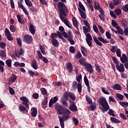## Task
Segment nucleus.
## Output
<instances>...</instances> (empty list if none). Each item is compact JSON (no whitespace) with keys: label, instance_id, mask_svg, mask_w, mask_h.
Returning <instances> with one entry per match:
<instances>
[{"label":"nucleus","instance_id":"4","mask_svg":"<svg viewBox=\"0 0 128 128\" xmlns=\"http://www.w3.org/2000/svg\"><path fill=\"white\" fill-rule=\"evenodd\" d=\"M85 36H86V40L88 46H90V48H92V35L88 34H85Z\"/></svg>","mask_w":128,"mask_h":128},{"label":"nucleus","instance_id":"16","mask_svg":"<svg viewBox=\"0 0 128 128\" xmlns=\"http://www.w3.org/2000/svg\"><path fill=\"white\" fill-rule=\"evenodd\" d=\"M78 6L79 8H78V10L80 12H86V8H84V6L82 4V2H78Z\"/></svg>","mask_w":128,"mask_h":128},{"label":"nucleus","instance_id":"35","mask_svg":"<svg viewBox=\"0 0 128 128\" xmlns=\"http://www.w3.org/2000/svg\"><path fill=\"white\" fill-rule=\"evenodd\" d=\"M25 4L28 6H32V3L30 0H24Z\"/></svg>","mask_w":128,"mask_h":128},{"label":"nucleus","instance_id":"29","mask_svg":"<svg viewBox=\"0 0 128 128\" xmlns=\"http://www.w3.org/2000/svg\"><path fill=\"white\" fill-rule=\"evenodd\" d=\"M69 98L73 101L76 100V96L72 92H69Z\"/></svg>","mask_w":128,"mask_h":128},{"label":"nucleus","instance_id":"54","mask_svg":"<svg viewBox=\"0 0 128 128\" xmlns=\"http://www.w3.org/2000/svg\"><path fill=\"white\" fill-rule=\"evenodd\" d=\"M18 7L19 8H20L21 10H22L23 8H24V6L22 4L21 2H18Z\"/></svg>","mask_w":128,"mask_h":128},{"label":"nucleus","instance_id":"25","mask_svg":"<svg viewBox=\"0 0 128 128\" xmlns=\"http://www.w3.org/2000/svg\"><path fill=\"white\" fill-rule=\"evenodd\" d=\"M16 76L12 74L10 79V82H11V84H12L16 82Z\"/></svg>","mask_w":128,"mask_h":128},{"label":"nucleus","instance_id":"34","mask_svg":"<svg viewBox=\"0 0 128 128\" xmlns=\"http://www.w3.org/2000/svg\"><path fill=\"white\" fill-rule=\"evenodd\" d=\"M84 82L86 86H90V82H88V77H86V76H84Z\"/></svg>","mask_w":128,"mask_h":128},{"label":"nucleus","instance_id":"13","mask_svg":"<svg viewBox=\"0 0 128 128\" xmlns=\"http://www.w3.org/2000/svg\"><path fill=\"white\" fill-rule=\"evenodd\" d=\"M120 60L122 64H125L126 62H128V56L126 55V54H122V57L120 58Z\"/></svg>","mask_w":128,"mask_h":128},{"label":"nucleus","instance_id":"43","mask_svg":"<svg viewBox=\"0 0 128 128\" xmlns=\"http://www.w3.org/2000/svg\"><path fill=\"white\" fill-rule=\"evenodd\" d=\"M69 50L71 54H74L76 52V48L74 46H70L69 48Z\"/></svg>","mask_w":128,"mask_h":128},{"label":"nucleus","instance_id":"26","mask_svg":"<svg viewBox=\"0 0 128 128\" xmlns=\"http://www.w3.org/2000/svg\"><path fill=\"white\" fill-rule=\"evenodd\" d=\"M82 28H83V32L85 35L88 34V32H90V29H88V28L86 26H83Z\"/></svg>","mask_w":128,"mask_h":128},{"label":"nucleus","instance_id":"17","mask_svg":"<svg viewBox=\"0 0 128 128\" xmlns=\"http://www.w3.org/2000/svg\"><path fill=\"white\" fill-rule=\"evenodd\" d=\"M100 14L98 16L102 20H104V12L102 10V9H100L99 10Z\"/></svg>","mask_w":128,"mask_h":128},{"label":"nucleus","instance_id":"52","mask_svg":"<svg viewBox=\"0 0 128 128\" xmlns=\"http://www.w3.org/2000/svg\"><path fill=\"white\" fill-rule=\"evenodd\" d=\"M37 54L40 58V60H42V54L40 50L37 51Z\"/></svg>","mask_w":128,"mask_h":128},{"label":"nucleus","instance_id":"55","mask_svg":"<svg viewBox=\"0 0 128 128\" xmlns=\"http://www.w3.org/2000/svg\"><path fill=\"white\" fill-rule=\"evenodd\" d=\"M108 114H110L112 116H116V114H114V110L110 109L108 112Z\"/></svg>","mask_w":128,"mask_h":128},{"label":"nucleus","instance_id":"50","mask_svg":"<svg viewBox=\"0 0 128 128\" xmlns=\"http://www.w3.org/2000/svg\"><path fill=\"white\" fill-rule=\"evenodd\" d=\"M112 26H114V28H116V26H118V22H116V20H112Z\"/></svg>","mask_w":128,"mask_h":128},{"label":"nucleus","instance_id":"1","mask_svg":"<svg viewBox=\"0 0 128 128\" xmlns=\"http://www.w3.org/2000/svg\"><path fill=\"white\" fill-rule=\"evenodd\" d=\"M72 112L68 108L64 109V114L62 116H59L58 118H59L60 126L62 128H64V121L68 120L70 118V114Z\"/></svg>","mask_w":128,"mask_h":128},{"label":"nucleus","instance_id":"51","mask_svg":"<svg viewBox=\"0 0 128 128\" xmlns=\"http://www.w3.org/2000/svg\"><path fill=\"white\" fill-rule=\"evenodd\" d=\"M8 90H9L10 94H12V96H14V89L11 87H10L8 88Z\"/></svg>","mask_w":128,"mask_h":128},{"label":"nucleus","instance_id":"20","mask_svg":"<svg viewBox=\"0 0 128 128\" xmlns=\"http://www.w3.org/2000/svg\"><path fill=\"white\" fill-rule=\"evenodd\" d=\"M68 98H70V92H65L63 96L62 100H65L66 102L68 101Z\"/></svg>","mask_w":128,"mask_h":128},{"label":"nucleus","instance_id":"11","mask_svg":"<svg viewBox=\"0 0 128 128\" xmlns=\"http://www.w3.org/2000/svg\"><path fill=\"white\" fill-rule=\"evenodd\" d=\"M116 68L120 72H124V66L122 64H120V65L118 64L116 65Z\"/></svg>","mask_w":128,"mask_h":128},{"label":"nucleus","instance_id":"27","mask_svg":"<svg viewBox=\"0 0 128 128\" xmlns=\"http://www.w3.org/2000/svg\"><path fill=\"white\" fill-rule=\"evenodd\" d=\"M72 20L73 25L74 26L76 27L78 24V20H76V17H73Z\"/></svg>","mask_w":128,"mask_h":128},{"label":"nucleus","instance_id":"45","mask_svg":"<svg viewBox=\"0 0 128 128\" xmlns=\"http://www.w3.org/2000/svg\"><path fill=\"white\" fill-rule=\"evenodd\" d=\"M80 14L81 17L82 18H84V20H86V14L84 13V12H80Z\"/></svg>","mask_w":128,"mask_h":128},{"label":"nucleus","instance_id":"53","mask_svg":"<svg viewBox=\"0 0 128 128\" xmlns=\"http://www.w3.org/2000/svg\"><path fill=\"white\" fill-rule=\"evenodd\" d=\"M16 27H14V25H11L10 26V30L12 32H16Z\"/></svg>","mask_w":128,"mask_h":128},{"label":"nucleus","instance_id":"57","mask_svg":"<svg viewBox=\"0 0 128 128\" xmlns=\"http://www.w3.org/2000/svg\"><path fill=\"white\" fill-rule=\"evenodd\" d=\"M93 30L94 32H96V34H98V27L94 24L93 25Z\"/></svg>","mask_w":128,"mask_h":128},{"label":"nucleus","instance_id":"56","mask_svg":"<svg viewBox=\"0 0 128 128\" xmlns=\"http://www.w3.org/2000/svg\"><path fill=\"white\" fill-rule=\"evenodd\" d=\"M109 100L110 102H116V99H114V97L112 96H110L109 97Z\"/></svg>","mask_w":128,"mask_h":128},{"label":"nucleus","instance_id":"3","mask_svg":"<svg viewBox=\"0 0 128 128\" xmlns=\"http://www.w3.org/2000/svg\"><path fill=\"white\" fill-rule=\"evenodd\" d=\"M98 102L100 103V104H101L105 112H108V110H110V106H108V103L105 98H100Z\"/></svg>","mask_w":128,"mask_h":128},{"label":"nucleus","instance_id":"64","mask_svg":"<svg viewBox=\"0 0 128 128\" xmlns=\"http://www.w3.org/2000/svg\"><path fill=\"white\" fill-rule=\"evenodd\" d=\"M62 34L63 36L65 38H68V33H66V32H63L62 33Z\"/></svg>","mask_w":128,"mask_h":128},{"label":"nucleus","instance_id":"49","mask_svg":"<svg viewBox=\"0 0 128 128\" xmlns=\"http://www.w3.org/2000/svg\"><path fill=\"white\" fill-rule=\"evenodd\" d=\"M118 46H112V48L111 49L112 52H116V50H118Z\"/></svg>","mask_w":128,"mask_h":128},{"label":"nucleus","instance_id":"41","mask_svg":"<svg viewBox=\"0 0 128 128\" xmlns=\"http://www.w3.org/2000/svg\"><path fill=\"white\" fill-rule=\"evenodd\" d=\"M114 12L117 16H120V14H122V10L120 8H116L114 10Z\"/></svg>","mask_w":128,"mask_h":128},{"label":"nucleus","instance_id":"32","mask_svg":"<svg viewBox=\"0 0 128 128\" xmlns=\"http://www.w3.org/2000/svg\"><path fill=\"white\" fill-rule=\"evenodd\" d=\"M6 64L8 66V68H12V60H7L6 61Z\"/></svg>","mask_w":128,"mask_h":128},{"label":"nucleus","instance_id":"6","mask_svg":"<svg viewBox=\"0 0 128 128\" xmlns=\"http://www.w3.org/2000/svg\"><path fill=\"white\" fill-rule=\"evenodd\" d=\"M68 102L71 103V105L69 107V110L71 112H78V107L76 106V102L72 101L70 100H68Z\"/></svg>","mask_w":128,"mask_h":128},{"label":"nucleus","instance_id":"58","mask_svg":"<svg viewBox=\"0 0 128 128\" xmlns=\"http://www.w3.org/2000/svg\"><path fill=\"white\" fill-rule=\"evenodd\" d=\"M0 56H2V58H6V52L4 50H2L0 52Z\"/></svg>","mask_w":128,"mask_h":128},{"label":"nucleus","instance_id":"40","mask_svg":"<svg viewBox=\"0 0 128 128\" xmlns=\"http://www.w3.org/2000/svg\"><path fill=\"white\" fill-rule=\"evenodd\" d=\"M122 10L124 12H128V4H126L122 6Z\"/></svg>","mask_w":128,"mask_h":128},{"label":"nucleus","instance_id":"60","mask_svg":"<svg viewBox=\"0 0 128 128\" xmlns=\"http://www.w3.org/2000/svg\"><path fill=\"white\" fill-rule=\"evenodd\" d=\"M106 36L108 40H110L112 36H110V32H106Z\"/></svg>","mask_w":128,"mask_h":128},{"label":"nucleus","instance_id":"36","mask_svg":"<svg viewBox=\"0 0 128 128\" xmlns=\"http://www.w3.org/2000/svg\"><path fill=\"white\" fill-rule=\"evenodd\" d=\"M83 22L84 26H86L88 28V30H90V23H88V20H84Z\"/></svg>","mask_w":128,"mask_h":128},{"label":"nucleus","instance_id":"46","mask_svg":"<svg viewBox=\"0 0 128 128\" xmlns=\"http://www.w3.org/2000/svg\"><path fill=\"white\" fill-rule=\"evenodd\" d=\"M116 54L118 56V58H120V56H122V53L120 52V49L118 48L116 50Z\"/></svg>","mask_w":128,"mask_h":128},{"label":"nucleus","instance_id":"5","mask_svg":"<svg viewBox=\"0 0 128 128\" xmlns=\"http://www.w3.org/2000/svg\"><path fill=\"white\" fill-rule=\"evenodd\" d=\"M100 42H103V44H108L109 42L108 40H106L102 38V37H98V40L95 42L98 46H102V43Z\"/></svg>","mask_w":128,"mask_h":128},{"label":"nucleus","instance_id":"18","mask_svg":"<svg viewBox=\"0 0 128 128\" xmlns=\"http://www.w3.org/2000/svg\"><path fill=\"white\" fill-rule=\"evenodd\" d=\"M112 88L114 90H122V86L120 84H116L112 86Z\"/></svg>","mask_w":128,"mask_h":128},{"label":"nucleus","instance_id":"42","mask_svg":"<svg viewBox=\"0 0 128 128\" xmlns=\"http://www.w3.org/2000/svg\"><path fill=\"white\" fill-rule=\"evenodd\" d=\"M86 102H88L90 104H92V98L88 96V95L86 96Z\"/></svg>","mask_w":128,"mask_h":128},{"label":"nucleus","instance_id":"33","mask_svg":"<svg viewBox=\"0 0 128 128\" xmlns=\"http://www.w3.org/2000/svg\"><path fill=\"white\" fill-rule=\"evenodd\" d=\"M17 18L20 24H24V20L22 19V17H20V16L19 14L17 16Z\"/></svg>","mask_w":128,"mask_h":128},{"label":"nucleus","instance_id":"37","mask_svg":"<svg viewBox=\"0 0 128 128\" xmlns=\"http://www.w3.org/2000/svg\"><path fill=\"white\" fill-rule=\"evenodd\" d=\"M120 104L122 106H123L124 108L126 106H128V102H119Z\"/></svg>","mask_w":128,"mask_h":128},{"label":"nucleus","instance_id":"39","mask_svg":"<svg viewBox=\"0 0 128 128\" xmlns=\"http://www.w3.org/2000/svg\"><path fill=\"white\" fill-rule=\"evenodd\" d=\"M116 96L120 100H124V96L123 95L120 94H118V93H117L116 94Z\"/></svg>","mask_w":128,"mask_h":128},{"label":"nucleus","instance_id":"15","mask_svg":"<svg viewBox=\"0 0 128 128\" xmlns=\"http://www.w3.org/2000/svg\"><path fill=\"white\" fill-rule=\"evenodd\" d=\"M28 26L30 32L32 34H36V29L34 28V25L30 23H29Z\"/></svg>","mask_w":128,"mask_h":128},{"label":"nucleus","instance_id":"12","mask_svg":"<svg viewBox=\"0 0 128 128\" xmlns=\"http://www.w3.org/2000/svg\"><path fill=\"white\" fill-rule=\"evenodd\" d=\"M58 100V98L56 96H54V98H51L49 102V108H52V104H56Z\"/></svg>","mask_w":128,"mask_h":128},{"label":"nucleus","instance_id":"21","mask_svg":"<svg viewBox=\"0 0 128 128\" xmlns=\"http://www.w3.org/2000/svg\"><path fill=\"white\" fill-rule=\"evenodd\" d=\"M52 44L56 48H58L59 45L58 41L56 39L52 40Z\"/></svg>","mask_w":128,"mask_h":128},{"label":"nucleus","instance_id":"38","mask_svg":"<svg viewBox=\"0 0 128 128\" xmlns=\"http://www.w3.org/2000/svg\"><path fill=\"white\" fill-rule=\"evenodd\" d=\"M77 88H78V92L80 94V92H82V84L80 83H78L77 84Z\"/></svg>","mask_w":128,"mask_h":128},{"label":"nucleus","instance_id":"28","mask_svg":"<svg viewBox=\"0 0 128 128\" xmlns=\"http://www.w3.org/2000/svg\"><path fill=\"white\" fill-rule=\"evenodd\" d=\"M94 8H95V10H102V8H100V4H98V2H94Z\"/></svg>","mask_w":128,"mask_h":128},{"label":"nucleus","instance_id":"59","mask_svg":"<svg viewBox=\"0 0 128 128\" xmlns=\"http://www.w3.org/2000/svg\"><path fill=\"white\" fill-rule=\"evenodd\" d=\"M98 28H99L101 34H104V28H102V26H98Z\"/></svg>","mask_w":128,"mask_h":128},{"label":"nucleus","instance_id":"31","mask_svg":"<svg viewBox=\"0 0 128 128\" xmlns=\"http://www.w3.org/2000/svg\"><path fill=\"white\" fill-rule=\"evenodd\" d=\"M110 120H112V122H116V124H118V122H120V121L118 119H117L114 117H111Z\"/></svg>","mask_w":128,"mask_h":128},{"label":"nucleus","instance_id":"22","mask_svg":"<svg viewBox=\"0 0 128 128\" xmlns=\"http://www.w3.org/2000/svg\"><path fill=\"white\" fill-rule=\"evenodd\" d=\"M24 54V50H22V48H20V50L19 51V52H16V56H17V58H20V56H23Z\"/></svg>","mask_w":128,"mask_h":128},{"label":"nucleus","instance_id":"63","mask_svg":"<svg viewBox=\"0 0 128 128\" xmlns=\"http://www.w3.org/2000/svg\"><path fill=\"white\" fill-rule=\"evenodd\" d=\"M110 15L111 16H112V18H116V14H114V12L112 11H110Z\"/></svg>","mask_w":128,"mask_h":128},{"label":"nucleus","instance_id":"14","mask_svg":"<svg viewBox=\"0 0 128 128\" xmlns=\"http://www.w3.org/2000/svg\"><path fill=\"white\" fill-rule=\"evenodd\" d=\"M30 114L32 118H36V114H38V109L34 107L32 108L30 110Z\"/></svg>","mask_w":128,"mask_h":128},{"label":"nucleus","instance_id":"24","mask_svg":"<svg viewBox=\"0 0 128 128\" xmlns=\"http://www.w3.org/2000/svg\"><path fill=\"white\" fill-rule=\"evenodd\" d=\"M32 66L33 68H34V70H38V63L36 62V60H32Z\"/></svg>","mask_w":128,"mask_h":128},{"label":"nucleus","instance_id":"44","mask_svg":"<svg viewBox=\"0 0 128 128\" xmlns=\"http://www.w3.org/2000/svg\"><path fill=\"white\" fill-rule=\"evenodd\" d=\"M121 2L120 0H113L114 6H118Z\"/></svg>","mask_w":128,"mask_h":128},{"label":"nucleus","instance_id":"8","mask_svg":"<svg viewBox=\"0 0 128 128\" xmlns=\"http://www.w3.org/2000/svg\"><path fill=\"white\" fill-rule=\"evenodd\" d=\"M23 42L26 44H32V36L30 35H26L24 38Z\"/></svg>","mask_w":128,"mask_h":128},{"label":"nucleus","instance_id":"30","mask_svg":"<svg viewBox=\"0 0 128 128\" xmlns=\"http://www.w3.org/2000/svg\"><path fill=\"white\" fill-rule=\"evenodd\" d=\"M116 29L117 30L118 34H124V30L122 29L119 26H116Z\"/></svg>","mask_w":128,"mask_h":128},{"label":"nucleus","instance_id":"62","mask_svg":"<svg viewBox=\"0 0 128 128\" xmlns=\"http://www.w3.org/2000/svg\"><path fill=\"white\" fill-rule=\"evenodd\" d=\"M5 34L6 36H8L10 35V30L8 28H6L5 30Z\"/></svg>","mask_w":128,"mask_h":128},{"label":"nucleus","instance_id":"61","mask_svg":"<svg viewBox=\"0 0 128 128\" xmlns=\"http://www.w3.org/2000/svg\"><path fill=\"white\" fill-rule=\"evenodd\" d=\"M16 40H17V44H18L19 46H22V40H20V38H18L16 39Z\"/></svg>","mask_w":128,"mask_h":128},{"label":"nucleus","instance_id":"10","mask_svg":"<svg viewBox=\"0 0 128 128\" xmlns=\"http://www.w3.org/2000/svg\"><path fill=\"white\" fill-rule=\"evenodd\" d=\"M84 66L85 67L86 70L88 72H90V74H92L94 72L92 66L90 64L87 63Z\"/></svg>","mask_w":128,"mask_h":128},{"label":"nucleus","instance_id":"47","mask_svg":"<svg viewBox=\"0 0 128 128\" xmlns=\"http://www.w3.org/2000/svg\"><path fill=\"white\" fill-rule=\"evenodd\" d=\"M72 122L75 124V126H78V120H77L76 118H72Z\"/></svg>","mask_w":128,"mask_h":128},{"label":"nucleus","instance_id":"2","mask_svg":"<svg viewBox=\"0 0 128 128\" xmlns=\"http://www.w3.org/2000/svg\"><path fill=\"white\" fill-rule=\"evenodd\" d=\"M58 8L60 12V16H68V8H66L64 3L62 2H58Z\"/></svg>","mask_w":128,"mask_h":128},{"label":"nucleus","instance_id":"7","mask_svg":"<svg viewBox=\"0 0 128 128\" xmlns=\"http://www.w3.org/2000/svg\"><path fill=\"white\" fill-rule=\"evenodd\" d=\"M20 100H22V102H23L22 104H24V106H25L26 108H30V105H28V102L30 101L28 100V98L26 96H22L20 98Z\"/></svg>","mask_w":128,"mask_h":128},{"label":"nucleus","instance_id":"48","mask_svg":"<svg viewBox=\"0 0 128 128\" xmlns=\"http://www.w3.org/2000/svg\"><path fill=\"white\" fill-rule=\"evenodd\" d=\"M58 36V34L56 33H52L50 36V38L52 40H54V38H56V37Z\"/></svg>","mask_w":128,"mask_h":128},{"label":"nucleus","instance_id":"9","mask_svg":"<svg viewBox=\"0 0 128 128\" xmlns=\"http://www.w3.org/2000/svg\"><path fill=\"white\" fill-rule=\"evenodd\" d=\"M64 16V15L60 16V18L61 20H62V22H64L66 26H68V28H70V23H68V18H66V16Z\"/></svg>","mask_w":128,"mask_h":128},{"label":"nucleus","instance_id":"19","mask_svg":"<svg viewBox=\"0 0 128 128\" xmlns=\"http://www.w3.org/2000/svg\"><path fill=\"white\" fill-rule=\"evenodd\" d=\"M66 68L68 72H72V64L70 62H68L66 65Z\"/></svg>","mask_w":128,"mask_h":128},{"label":"nucleus","instance_id":"23","mask_svg":"<svg viewBox=\"0 0 128 128\" xmlns=\"http://www.w3.org/2000/svg\"><path fill=\"white\" fill-rule=\"evenodd\" d=\"M79 62L81 66H84L88 64L86 62V58H84L80 59Z\"/></svg>","mask_w":128,"mask_h":128}]
</instances>
